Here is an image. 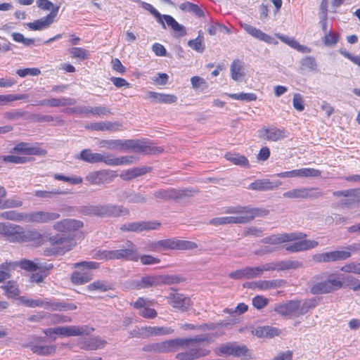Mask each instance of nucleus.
<instances>
[{"mask_svg":"<svg viewBox=\"0 0 360 360\" xmlns=\"http://www.w3.org/2000/svg\"><path fill=\"white\" fill-rule=\"evenodd\" d=\"M225 212L235 215L216 217L211 219L210 223L214 226L231 224H246L253 220L255 217H264L269 214V211L264 209L239 205L229 207Z\"/></svg>","mask_w":360,"mask_h":360,"instance_id":"nucleus-1","label":"nucleus"},{"mask_svg":"<svg viewBox=\"0 0 360 360\" xmlns=\"http://www.w3.org/2000/svg\"><path fill=\"white\" fill-rule=\"evenodd\" d=\"M0 217L4 219L18 222L24 221L27 223L46 224L58 219L60 217V214L55 212L43 210L29 213L11 210L1 212Z\"/></svg>","mask_w":360,"mask_h":360,"instance_id":"nucleus-2","label":"nucleus"},{"mask_svg":"<svg viewBox=\"0 0 360 360\" xmlns=\"http://www.w3.org/2000/svg\"><path fill=\"white\" fill-rule=\"evenodd\" d=\"M233 323H229L226 321H222L221 323L214 324V323H210V324H205L203 326H200L199 328L205 330H215L214 333L211 334H207V335H199L195 338L193 339H187L188 340H191L195 342L193 345H180L181 347H185L188 349V351H195V349H198V351L201 352H206V354H207V351L205 349H200L199 348V343L201 342H210L213 337H217L221 335L224 332L221 330L222 328L227 327L229 326L233 325Z\"/></svg>","mask_w":360,"mask_h":360,"instance_id":"nucleus-3","label":"nucleus"},{"mask_svg":"<svg viewBox=\"0 0 360 360\" xmlns=\"http://www.w3.org/2000/svg\"><path fill=\"white\" fill-rule=\"evenodd\" d=\"M18 300L22 304L30 308L44 307L46 309L53 311H71L77 308V306L73 303L54 302L49 298L43 300L30 299L22 296L18 298Z\"/></svg>","mask_w":360,"mask_h":360,"instance_id":"nucleus-4","label":"nucleus"},{"mask_svg":"<svg viewBox=\"0 0 360 360\" xmlns=\"http://www.w3.org/2000/svg\"><path fill=\"white\" fill-rule=\"evenodd\" d=\"M98 258L101 259H125L137 262L139 259V255L136 245L131 242L127 241L126 246L122 249L101 251Z\"/></svg>","mask_w":360,"mask_h":360,"instance_id":"nucleus-5","label":"nucleus"},{"mask_svg":"<svg viewBox=\"0 0 360 360\" xmlns=\"http://www.w3.org/2000/svg\"><path fill=\"white\" fill-rule=\"evenodd\" d=\"M76 268H81L75 271L71 276V281L74 284L82 285L92 279L91 269L98 267V264L94 262H82L74 264Z\"/></svg>","mask_w":360,"mask_h":360,"instance_id":"nucleus-6","label":"nucleus"},{"mask_svg":"<svg viewBox=\"0 0 360 360\" xmlns=\"http://www.w3.org/2000/svg\"><path fill=\"white\" fill-rule=\"evenodd\" d=\"M89 213L98 217H119L127 214L129 211L123 206L104 205L90 207Z\"/></svg>","mask_w":360,"mask_h":360,"instance_id":"nucleus-7","label":"nucleus"},{"mask_svg":"<svg viewBox=\"0 0 360 360\" xmlns=\"http://www.w3.org/2000/svg\"><path fill=\"white\" fill-rule=\"evenodd\" d=\"M342 288L341 281L330 276L326 281L316 282L311 287L310 291L314 295L332 292Z\"/></svg>","mask_w":360,"mask_h":360,"instance_id":"nucleus-8","label":"nucleus"},{"mask_svg":"<svg viewBox=\"0 0 360 360\" xmlns=\"http://www.w3.org/2000/svg\"><path fill=\"white\" fill-rule=\"evenodd\" d=\"M158 245H160L162 250H191L198 247L197 244L193 241L180 240L176 238L158 240Z\"/></svg>","mask_w":360,"mask_h":360,"instance_id":"nucleus-9","label":"nucleus"},{"mask_svg":"<svg viewBox=\"0 0 360 360\" xmlns=\"http://www.w3.org/2000/svg\"><path fill=\"white\" fill-rule=\"evenodd\" d=\"M23 227L11 223H0V234L3 235L11 243H20Z\"/></svg>","mask_w":360,"mask_h":360,"instance_id":"nucleus-10","label":"nucleus"},{"mask_svg":"<svg viewBox=\"0 0 360 360\" xmlns=\"http://www.w3.org/2000/svg\"><path fill=\"white\" fill-rule=\"evenodd\" d=\"M170 283H172V278L167 276H146L136 282V286L138 289H142Z\"/></svg>","mask_w":360,"mask_h":360,"instance_id":"nucleus-11","label":"nucleus"},{"mask_svg":"<svg viewBox=\"0 0 360 360\" xmlns=\"http://www.w3.org/2000/svg\"><path fill=\"white\" fill-rule=\"evenodd\" d=\"M94 328L86 326H67L56 327V335L63 337L89 335Z\"/></svg>","mask_w":360,"mask_h":360,"instance_id":"nucleus-12","label":"nucleus"},{"mask_svg":"<svg viewBox=\"0 0 360 360\" xmlns=\"http://www.w3.org/2000/svg\"><path fill=\"white\" fill-rule=\"evenodd\" d=\"M194 343L195 342H193V341L191 340L174 339L156 343L153 345L152 347L153 349L155 352H167L176 350L180 346V345L187 344L193 345Z\"/></svg>","mask_w":360,"mask_h":360,"instance_id":"nucleus-13","label":"nucleus"},{"mask_svg":"<svg viewBox=\"0 0 360 360\" xmlns=\"http://www.w3.org/2000/svg\"><path fill=\"white\" fill-rule=\"evenodd\" d=\"M321 174V172L314 168H302L288 172H283L276 174L280 178L293 177H315Z\"/></svg>","mask_w":360,"mask_h":360,"instance_id":"nucleus-14","label":"nucleus"},{"mask_svg":"<svg viewBox=\"0 0 360 360\" xmlns=\"http://www.w3.org/2000/svg\"><path fill=\"white\" fill-rule=\"evenodd\" d=\"M58 9L59 6L56 7V8L53 9L46 17L40 18L32 22H28L27 23V26L32 30H42L46 29L53 22Z\"/></svg>","mask_w":360,"mask_h":360,"instance_id":"nucleus-15","label":"nucleus"},{"mask_svg":"<svg viewBox=\"0 0 360 360\" xmlns=\"http://www.w3.org/2000/svg\"><path fill=\"white\" fill-rule=\"evenodd\" d=\"M160 224L156 221H141L124 224L121 229L125 231L141 232L143 231L155 230L159 228Z\"/></svg>","mask_w":360,"mask_h":360,"instance_id":"nucleus-16","label":"nucleus"},{"mask_svg":"<svg viewBox=\"0 0 360 360\" xmlns=\"http://www.w3.org/2000/svg\"><path fill=\"white\" fill-rule=\"evenodd\" d=\"M302 238V233H280L264 238L261 242L271 245H278L285 242L293 241Z\"/></svg>","mask_w":360,"mask_h":360,"instance_id":"nucleus-17","label":"nucleus"},{"mask_svg":"<svg viewBox=\"0 0 360 360\" xmlns=\"http://www.w3.org/2000/svg\"><path fill=\"white\" fill-rule=\"evenodd\" d=\"M83 226V223L75 219H65L54 224L53 228L59 232H72Z\"/></svg>","mask_w":360,"mask_h":360,"instance_id":"nucleus-18","label":"nucleus"},{"mask_svg":"<svg viewBox=\"0 0 360 360\" xmlns=\"http://www.w3.org/2000/svg\"><path fill=\"white\" fill-rule=\"evenodd\" d=\"M242 28L252 37L264 41L267 44H277L278 42L270 35L263 32L261 30L256 28L249 24H241Z\"/></svg>","mask_w":360,"mask_h":360,"instance_id":"nucleus-19","label":"nucleus"},{"mask_svg":"<svg viewBox=\"0 0 360 360\" xmlns=\"http://www.w3.org/2000/svg\"><path fill=\"white\" fill-rule=\"evenodd\" d=\"M13 151L24 155H44L46 153V150L28 143H20L13 149Z\"/></svg>","mask_w":360,"mask_h":360,"instance_id":"nucleus-20","label":"nucleus"},{"mask_svg":"<svg viewBox=\"0 0 360 360\" xmlns=\"http://www.w3.org/2000/svg\"><path fill=\"white\" fill-rule=\"evenodd\" d=\"M169 300L170 305L181 311H187L192 305L191 299L182 294L171 295Z\"/></svg>","mask_w":360,"mask_h":360,"instance_id":"nucleus-21","label":"nucleus"},{"mask_svg":"<svg viewBox=\"0 0 360 360\" xmlns=\"http://www.w3.org/2000/svg\"><path fill=\"white\" fill-rule=\"evenodd\" d=\"M77 158L90 164L103 162L106 165L107 162V155L92 153L90 149L82 150Z\"/></svg>","mask_w":360,"mask_h":360,"instance_id":"nucleus-22","label":"nucleus"},{"mask_svg":"<svg viewBox=\"0 0 360 360\" xmlns=\"http://www.w3.org/2000/svg\"><path fill=\"white\" fill-rule=\"evenodd\" d=\"M125 152L131 150L136 153H153V148L148 146L146 142L142 141L125 140Z\"/></svg>","mask_w":360,"mask_h":360,"instance_id":"nucleus-23","label":"nucleus"},{"mask_svg":"<svg viewBox=\"0 0 360 360\" xmlns=\"http://www.w3.org/2000/svg\"><path fill=\"white\" fill-rule=\"evenodd\" d=\"M299 308V301H289L288 302L278 304L274 308V311L282 316H295L297 315Z\"/></svg>","mask_w":360,"mask_h":360,"instance_id":"nucleus-24","label":"nucleus"},{"mask_svg":"<svg viewBox=\"0 0 360 360\" xmlns=\"http://www.w3.org/2000/svg\"><path fill=\"white\" fill-rule=\"evenodd\" d=\"M259 135L270 141H278L285 137L284 130L276 127L262 128L259 131Z\"/></svg>","mask_w":360,"mask_h":360,"instance_id":"nucleus-25","label":"nucleus"},{"mask_svg":"<svg viewBox=\"0 0 360 360\" xmlns=\"http://www.w3.org/2000/svg\"><path fill=\"white\" fill-rule=\"evenodd\" d=\"M22 240L20 243H32L35 245H41L45 241L44 237L37 230L31 229L25 231L23 229V233L22 234Z\"/></svg>","mask_w":360,"mask_h":360,"instance_id":"nucleus-26","label":"nucleus"},{"mask_svg":"<svg viewBox=\"0 0 360 360\" xmlns=\"http://www.w3.org/2000/svg\"><path fill=\"white\" fill-rule=\"evenodd\" d=\"M146 98L155 103H174L177 101V97L174 95L155 91L147 92Z\"/></svg>","mask_w":360,"mask_h":360,"instance_id":"nucleus-27","label":"nucleus"},{"mask_svg":"<svg viewBox=\"0 0 360 360\" xmlns=\"http://www.w3.org/2000/svg\"><path fill=\"white\" fill-rule=\"evenodd\" d=\"M86 181L92 185H101L110 181L108 174L105 170L95 171L85 176Z\"/></svg>","mask_w":360,"mask_h":360,"instance_id":"nucleus-28","label":"nucleus"},{"mask_svg":"<svg viewBox=\"0 0 360 360\" xmlns=\"http://www.w3.org/2000/svg\"><path fill=\"white\" fill-rule=\"evenodd\" d=\"M319 245V243L313 240H302L293 243L292 244L288 245L285 249L286 250L291 252H296L300 251H305L312 248H314Z\"/></svg>","mask_w":360,"mask_h":360,"instance_id":"nucleus-29","label":"nucleus"},{"mask_svg":"<svg viewBox=\"0 0 360 360\" xmlns=\"http://www.w3.org/2000/svg\"><path fill=\"white\" fill-rule=\"evenodd\" d=\"M77 101L75 98L61 97L58 98H50L40 101L39 104L41 105H48L50 107H59L73 105Z\"/></svg>","mask_w":360,"mask_h":360,"instance_id":"nucleus-30","label":"nucleus"},{"mask_svg":"<svg viewBox=\"0 0 360 360\" xmlns=\"http://www.w3.org/2000/svg\"><path fill=\"white\" fill-rule=\"evenodd\" d=\"M337 196L349 197V198L344 202L345 205H351L353 204L360 205V190L359 189H349L342 191H336L334 193Z\"/></svg>","mask_w":360,"mask_h":360,"instance_id":"nucleus-31","label":"nucleus"},{"mask_svg":"<svg viewBox=\"0 0 360 360\" xmlns=\"http://www.w3.org/2000/svg\"><path fill=\"white\" fill-rule=\"evenodd\" d=\"M100 148L108 150H114L125 152V140L122 139H108L101 140L98 143Z\"/></svg>","mask_w":360,"mask_h":360,"instance_id":"nucleus-32","label":"nucleus"},{"mask_svg":"<svg viewBox=\"0 0 360 360\" xmlns=\"http://www.w3.org/2000/svg\"><path fill=\"white\" fill-rule=\"evenodd\" d=\"M314 188H299L285 192L283 195L287 198H308L313 195Z\"/></svg>","mask_w":360,"mask_h":360,"instance_id":"nucleus-33","label":"nucleus"},{"mask_svg":"<svg viewBox=\"0 0 360 360\" xmlns=\"http://www.w3.org/2000/svg\"><path fill=\"white\" fill-rule=\"evenodd\" d=\"M231 77L236 82H240L245 76L243 62L239 60H234L230 67Z\"/></svg>","mask_w":360,"mask_h":360,"instance_id":"nucleus-34","label":"nucleus"},{"mask_svg":"<svg viewBox=\"0 0 360 360\" xmlns=\"http://www.w3.org/2000/svg\"><path fill=\"white\" fill-rule=\"evenodd\" d=\"M285 281L281 279L271 281H257L252 283V288L260 290H266L280 288L283 285Z\"/></svg>","mask_w":360,"mask_h":360,"instance_id":"nucleus-35","label":"nucleus"},{"mask_svg":"<svg viewBox=\"0 0 360 360\" xmlns=\"http://www.w3.org/2000/svg\"><path fill=\"white\" fill-rule=\"evenodd\" d=\"M143 334L147 336H160L172 334L174 330L169 327L148 326L142 328Z\"/></svg>","mask_w":360,"mask_h":360,"instance_id":"nucleus-36","label":"nucleus"},{"mask_svg":"<svg viewBox=\"0 0 360 360\" xmlns=\"http://www.w3.org/2000/svg\"><path fill=\"white\" fill-rule=\"evenodd\" d=\"M49 242L53 245H63L60 248L64 252L71 250L73 246L72 241L62 234H56L50 237Z\"/></svg>","mask_w":360,"mask_h":360,"instance_id":"nucleus-37","label":"nucleus"},{"mask_svg":"<svg viewBox=\"0 0 360 360\" xmlns=\"http://www.w3.org/2000/svg\"><path fill=\"white\" fill-rule=\"evenodd\" d=\"M106 345V341L98 337H92L85 340L81 343V348L94 350L103 348Z\"/></svg>","mask_w":360,"mask_h":360,"instance_id":"nucleus-38","label":"nucleus"},{"mask_svg":"<svg viewBox=\"0 0 360 360\" xmlns=\"http://www.w3.org/2000/svg\"><path fill=\"white\" fill-rule=\"evenodd\" d=\"M17 264L18 266H19L21 269L29 271H33L36 270L45 271L46 269L53 267V265L47 267L41 263L28 259H23L20 261L19 264Z\"/></svg>","mask_w":360,"mask_h":360,"instance_id":"nucleus-39","label":"nucleus"},{"mask_svg":"<svg viewBox=\"0 0 360 360\" xmlns=\"http://www.w3.org/2000/svg\"><path fill=\"white\" fill-rule=\"evenodd\" d=\"M151 168L146 166H143L140 167H134L130 169L127 170L124 173L121 174V176L124 180H129L137 176L143 175L148 172H150Z\"/></svg>","mask_w":360,"mask_h":360,"instance_id":"nucleus-40","label":"nucleus"},{"mask_svg":"<svg viewBox=\"0 0 360 360\" xmlns=\"http://www.w3.org/2000/svg\"><path fill=\"white\" fill-rule=\"evenodd\" d=\"M226 159L235 165L241 166L244 167H250V163L248 158L238 153H228L225 155Z\"/></svg>","mask_w":360,"mask_h":360,"instance_id":"nucleus-41","label":"nucleus"},{"mask_svg":"<svg viewBox=\"0 0 360 360\" xmlns=\"http://www.w3.org/2000/svg\"><path fill=\"white\" fill-rule=\"evenodd\" d=\"M342 287H349L354 291L360 290V281L352 275H340Z\"/></svg>","mask_w":360,"mask_h":360,"instance_id":"nucleus-42","label":"nucleus"},{"mask_svg":"<svg viewBox=\"0 0 360 360\" xmlns=\"http://www.w3.org/2000/svg\"><path fill=\"white\" fill-rule=\"evenodd\" d=\"M179 7L182 11L193 13L198 18L205 15L203 11L197 4L189 1L181 3Z\"/></svg>","mask_w":360,"mask_h":360,"instance_id":"nucleus-43","label":"nucleus"},{"mask_svg":"<svg viewBox=\"0 0 360 360\" xmlns=\"http://www.w3.org/2000/svg\"><path fill=\"white\" fill-rule=\"evenodd\" d=\"M248 189L253 191H271V181L268 179H257L248 186Z\"/></svg>","mask_w":360,"mask_h":360,"instance_id":"nucleus-44","label":"nucleus"},{"mask_svg":"<svg viewBox=\"0 0 360 360\" xmlns=\"http://www.w3.org/2000/svg\"><path fill=\"white\" fill-rule=\"evenodd\" d=\"M18 266L17 262H5L0 265V283L11 278V272Z\"/></svg>","mask_w":360,"mask_h":360,"instance_id":"nucleus-45","label":"nucleus"},{"mask_svg":"<svg viewBox=\"0 0 360 360\" xmlns=\"http://www.w3.org/2000/svg\"><path fill=\"white\" fill-rule=\"evenodd\" d=\"M112 289V285L107 281L98 280L90 283L87 286L89 291H97L104 292Z\"/></svg>","mask_w":360,"mask_h":360,"instance_id":"nucleus-46","label":"nucleus"},{"mask_svg":"<svg viewBox=\"0 0 360 360\" xmlns=\"http://www.w3.org/2000/svg\"><path fill=\"white\" fill-rule=\"evenodd\" d=\"M132 156H122L120 158H113L111 155L107 154L106 165L117 166L122 165H128L133 162Z\"/></svg>","mask_w":360,"mask_h":360,"instance_id":"nucleus-47","label":"nucleus"},{"mask_svg":"<svg viewBox=\"0 0 360 360\" xmlns=\"http://www.w3.org/2000/svg\"><path fill=\"white\" fill-rule=\"evenodd\" d=\"M122 127V124L119 122H105L95 123L93 125V129L98 131H116L120 130Z\"/></svg>","mask_w":360,"mask_h":360,"instance_id":"nucleus-48","label":"nucleus"},{"mask_svg":"<svg viewBox=\"0 0 360 360\" xmlns=\"http://www.w3.org/2000/svg\"><path fill=\"white\" fill-rule=\"evenodd\" d=\"M67 193V191H61L59 189H53L51 191L35 190L33 192V195L35 197L42 199L52 198L56 195H65Z\"/></svg>","mask_w":360,"mask_h":360,"instance_id":"nucleus-49","label":"nucleus"},{"mask_svg":"<svg viewBox=\"0 0 360 360\" xmlns=\"http://www.w3.org/2000/svg\"><path fill=\"white\" fill-rule=\"evenodd\" d=\"M8 297L14 298L20 295V290L15 282L9 281L1 287Z\"/></svg>","mask_w":360,"mask_h":360,"instance_id":"nucleus-50","label":"nucleus"},{"mask_svg":"<svg viewBox=\"0 0 360 360\" xmlns=\"http://www.w3.org/2000/svg\"><path fill=\"white\" fill-rule=\"evenodd\" d=\"M243 359H249L251 358V353L245 345L234 344L232 355Z\"/></svg>","mask_w":360,"mask_h":360,"instance_id":"nucleus-51","label":"nucleus"},{"mask_svg":"<svg viewBox=\"0 0 360 360\" xmlns=\"http://www.w3.org/2000/svg\"><path fill=\"white\" fill-rule=\"evenodd\" d=\"M22 201L18 197L13 196L0 202V210L17 208L22 205Z\"/></svg>","mask_w":360,"mask_h":360,"instance_id":"nucleus-52","label":"nucleus"},{"mask_svg":"<svg viewBox=\"0 0 360 360\" xmlns=\"http://www.w3.org/2000/svg\"><path fill=\"white\" fill-rule=\"evenodd\" d=\"M204 37L201 34V32H199V34L197 38L189 40L188 45L189 47L196 51L198 53H202L205 50V45L203 44Z\"/></svg>","mask_w":360,"mask_h":360,"instance_id":"nucleus-53","label":"nucleus"},{"mask_svg":"<svg viewBox=\"0 0 360 360\" xmlns=\"http://www.w3.org/2000/svg\"><path fill=\"white\" fill-rule=\"evenodd\" d=\"M31 350L36 354L40 355H49L53 354L56 351L55 345H32Z\"/></svg>","mask_w":360,"mask_h":360,"instance_id":"nucleus-54","label":"nucleus"},{"mask_svg":"<svg viewBox=\"0 0 360 360\" xmlns=\"http://www.w3.org/2000/svg\"><path fill=\"white\" fill-rule=\"evenodd\" d=\"M205 355H206V352H201L195 349V351L192 350L179 353L176 355V359L179 360H193Z\"/></svg>","mask_w":360,"mask_h":360,"instance_id":"nucleus-55","label":"nucleus"},{"mask_svg":"<svg viewBox=\"0 0 360 360\" xmlns=\"http://www.w3.org/2000/svg\"><path fill=\"white\" fill-rule=\"evenodd\" d=\"M340 36L338 33L333 31H328L325 33L322 41L326 46H334L338 42Z\"/></svg>","mask_w":360,"mask_h":360,"instance_id":"nucleus-56","label":"nucleus"},{"mask_svg":"<svg viewBox=\"0 0 360 360\" xmlns=\"http://www.w3.org/2000/svg\"><path fill=\"white\" fill-rule=\"evenodd\" d=\"M72 58H78L82 60H86L89 57V53L87 50L80 47H73L68 50Z\"/></svg>","mask_w":360,"mask_h":360,"instance_id":"nucleus-57","label":"nucleus"},{"mask_svg":"<svg viewBox=\"0 0 360 360\" xmlns=\"http://www.w3.org/2000/svg\"><path fill=\"white\" fill-rule=\"evenodd\" d=\"M154 196L158 198L168 200L180 196L174 189L160 190L154 193Z\"/></svg>","mask_w":360,"mask_h":360,"instance_id":"nucleus-58","label":"nucleus"},{"mask_svg":"<svg viewBox=\"0 0 360 360\" xmlns=\"http://www.w3.org/2000/svg\"><path fill=\"white\" fill-rule=\"evenodd\" d=\"M228 96L238 101H244L247 102L254 101L257 100V95L254 93H239L229 94Z\"/></svg>","mask_w":360,"mask_h":360,"instance_id":"nucleus-59","label":"nucleus"},{"mask_svg":"<svg viewBox=\"0 0 360 360\" xmlns=\"http://www.w3.org/2000/svg\"><path fill=\"white\" fill-rule=\"evenodd\" d=\"M281 271L297 269L302 266V263L297 260L279 261Z\"/></svg>","mask_w":360,"mask_h":360,"instance_id":"nucleus-60","label":"nucleus"},{"mask_svg":"<svg viewBox=\"0 0 360 360\" xmlns=\"http://www.w3.org/2000/svg\"><path fill=\"white\" fill-rule=\"evenodd\" d=\"M11 36L15 42L22 43L27 46H31L34 43V39L25 38L21 33L13 32Z\"/></svg>","mask_w":360,"mask_h":360,"instance_id":"nucleus-61","label":"nucleus"},{"mask_svg":"<svg viewBox=\"0 0 360 360\" xmlns=\"http://www.w3.org/2000/svg\"><path fill=\"white\" fill-rule=\"evenodd\" d=\"M110 110L105 106L89 107V115L94 116H103L110 114Z\"/></svg>","mask_w":360,"mask_h":360,"instance_id":"nucleus-62","label":"nucleus"},{"mask_svg":"<svg viewBox=\"0 0 360 360\" xmlns=\"http://www.w3.org/2000/svg\"><path fill=\"white\" fill-rule=\"evenodd\" d=\"M40 73V70L37 68L19 69L16 71V74L20 77H25L27 75L37 76Z\"/></svg>","mask_w":360,"mask_h":360,"instance_id":"nucleus-63","label":"nucleus"},{"mask_svg":"<svg viewBox=\"0 0 360 360\" xmlns=\"http://www.w3.org/2000/svg\"><path fill=\"white\" fill-rule=\"evenodd\" d=\"M292 105L294 108L299 111L302 112L304 110V104L302 96L300 94H295L292 99Z\"/></svg>","mask_w":360,"mask_h":360,"instance_id":"nucleus-64","label":"nucleus"}]
</instances>
